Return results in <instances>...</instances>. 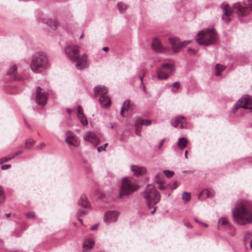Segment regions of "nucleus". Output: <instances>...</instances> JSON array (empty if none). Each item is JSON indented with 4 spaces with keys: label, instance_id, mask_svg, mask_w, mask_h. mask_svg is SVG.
<instances>
[{
    "label": "nucleus",
    "instance_id": "obj_8",
    "mask_svg": "<svg viewBox=\"0 0 252 252\" xmlns=\"http://www.w3.org/2000/svg\"><path fill=\"white\" fill-rule=\"evenodd\" d=\"M107 89L103 86H97L94 88V93L95 94H101L99 100L102 107L107 108L110 106L111 100L110 97L106 95Z\"/></svg>",
    "mask_w": 252,
    "mask_h": 252
},
{
    "label": "nucleus",
    "instance_id": "obj_3",
    "mask_svg": "<svg viewBox=\"0 0 252 252\" xmlns=\"http://www.w3.org/2000/svg\"><path fill=\"white\" fill-rule=\"evenodd\" d=\"M218 35L216 30L212 29H205L201 31L196 37V40L199 45L210 46L217 43Z\"/></svg>",
    "mask_w": 252,
    "mask_h": 252
},
{
    "label": "nucleus",
    "instance_id": "obj_18",
    "mask_svg": "<svg viewBox=\"0 0 252 252\" xmlns=\"http://www.w3.org/2000/svg\"><path fill=\"white\" fill-rule=\"evenodd\" d=\"M221 8L223 11V14L221 16V19L226 23H228L230 21V16L231 15L232 12L231 10H228V5L226 4L222 5Z\"/></svg>",
    "mask_w": 252,
    "mask_h": 252
},
{
    "label": "nucleus",
    "instance_id": "obj_34",
    "mask_svg": "<svg viewBox=\"0 0 252 252\" xmlns=\"http://www.w3.org/2000/svg\"><path fill=\"white\" fill-rule=\"evenodd\" d=\"M5 200V196L4 194L3 189L2 187L0 185V204L4 202Z\"/></svg>",
    "mask_w": 252,
    "mask_h": 252
},
{
    "label": "nucleus",
    "instance_id": "obj_35",
    "mask_svg": "<svg viewBox=\"0 0 252 252\" xmlns=\"http://www.w3.org/2000/svg\"><path fill=\"white\" fill-rule=\"evenodd\" d=\"M163 173L165 176L167 177V178H170L172 177L174 174V172L173 171H170L168 170H164Z\"/></svg>",
    "mask_w": 252,
    "mask_h": 252
},
{
    "label": "nucleus",
    "instance_id": "obj_29",
    "mask_svg": "<svg viewBox=\"0 0 252 252\" xmlns=\"http://www.w3.org/2000/svg\"><path fill=\"white\" fill-rule=\"evenodd\" d=\"M225 67L223 65H221L219 64H217L216 66V75L217 76H220L221 72L224 69Z\"/></svg>",
    "mask_w": 252,
    "mask_h": 252
},
{
    "label": "nucleus",
    "instance_id": "obj_10",
    "mask_svg": "<svg viewBox=\"0 0 252 252\" xmlns=\"http://www.w3.org/2000/svg\"><path fill=\"white\" fill-rule=\"evenodd\" d=\"M64 52L71 61H76L79 56V47L75 45H69L65 48Z\"/></svg>",
    "mask_w": 252,
    "mask_h": 252
},
{
    "label": "nucleus",
    "instance_id": "obj_48",
    "mask_svg": "<svg viewBox=\"0 0 252 252\" xmlns=\"http://www.w3.org/2000/svg\"><path fill=\"white\" fill-rule=\"evenodd\" d=\"M179 84H180L179 82H178V81H176V82H175L173 84L172 86H173V87H174L177 88V89H178V88H179Z\"/></svg>",
    "mask_w": 252,
    "mask_h": 252
},
{
    "label": "nucleus",
    "instance_id": "obj_5",
    "mask_svg": "<svg viewBox=\"0 0 252 252\" xmlns=\"http://www.w3.org/2000/svg\"><path fill=\"white\" fill-rule=\"evenodd\" d=\"M139 188L140 186L135 182L133 179H130L127 177H124L122 179L119 196L121 198L123 195H129Z\"/></svg>",
    "mask_w": 252,
    "mask_h": 252
},
{
    "label": "nucleus",
    "instance_id": "obj_55",
    "mask_svg": "<svg viewBox=\"0 0 252 252\" xmlns=\"http://www.w3.org/2000/svg\"><path fill=\"white\" fill-rule=\"evenodd\" d=\"M139 78L141 80V84L143 86V78L142 77H141L139 76Z\"/></svg>",
    "mask_w": 252,
    "mask_h": 252
},
{
    "label": "nucleus",
    "instance_id": "obj_26",
    "mask_svg": "<svg viewBox=\"0 0 252 252\" xmlns=\"http://www.w3.org/2000/svg\"><path fill=\"white\" fill-rule=\"evenodd\" d=\"M23 153V151H18L15 152L12 156H8L7 157H4L0 159V164L7 162L10 159H12L15 157L20 155Z\"/></svg>",
    "mask_w": 252,
    "mask_h": 252
},
{
    "label": "nucleus",
    "instance_id": "obj_59",
    "mask_svg": "<svg viewBox=\"0 0 252 252\" xmlns=\"http://www.w3.org/2000/svg\"><path fill=\"white\" fill-rule=\"evenodd\" d=\"M157 183L158 184H159V185L160 184H162V181H160V180H158V181H157Z\"/></svg>",
    "mask_w": 252,
    "mask_h": 252
},
{
    "label": "nucleus",
    "instance_id": "obj_4",
    "mask_svg": "<svg viewBox=\"0 0 252 252\" xmlns=\"http://www.w3.org/2000/svg\"><path fill=\"white\" fill-rule=\"evenodd\" d=\"M143 197L147 200L148 207L150 208L152 204H156L159 202L160 195L154 185L148 184L144 191L141 193Z\"/></svg>",
    "mask_w": 252,
    "mask_h": 252
},
{
    "label": "nucleus",
    "instance_id": "obj_57",
    "mask_svg": "<svg viewBox=\"0 0 252 252\" xmlns=\"http://www.w3.org/2000/svg\"><path fill=\"white\" fill-rule=\"evenodd\" d=\"M188 151H186L185 153V157L186 158H188L187 155H188Z\"/></svg>",
    "mask_w": 252,
    "mask_h": 252
},
{
    "label": "nucleus",
    "instance_id": "obj_62",
    "mask_svg": "<svg viewBox=\"0 0 252 252\" xmlns=\"http://www.w3.org/2000/svg\"><path fill=\"white\" fill-rule=\"evenodd\" d=\"M194 220H195L196 222H197V223H199L200 222V221L199 220H197L196 219H194Z\"/></svg>",
    "mask_w": 252,
    "mask_h": 252
},
{
    "label": "nucleus",
    "instance_id": "obj_7",
    "mask_svg": "<svg viewBox=\"0 0 252 252\" xmlns=\"http://www.w3.org/2000/svg\"><path fill=\"white\" fill-rule=\"evenodd\" d=\"M233 8L238 15L246 16L250 14V10L252 11V0L244 1L243 4L240 2L235 3L233 4Z\"/></svg>",
    "mask_w": 252,
    "mask_h": 252
},
{
    "label": "nucleus",
    "instance_id": "obj_30",
    "mask_svg": "<svg viewBox=\"0 0 252 252\" xmlns=\"http://www.w3.org/2000/svg\"><path fill=\"white\" fill-rule=\"evenodd\" d=\"M79 120L80 123L83 126H86L88 124V121L86 117L84 116V115H82L80 116H77Z\"/></svg>",
    "mask_w": 252,
    "mask_h": 252
},
{
    "label": "nucleus",
    "instance_id": "obj_60",
    "mask_svg": "<svg viewBox=\"0 0 252 252\" xmlns=\"http://www.w3.org/2000/svg\"><path fill=\"white\" fill-rule=\"evenodd\" d=\"M25 124L26 125V126H27L28 127H30V125H29L27 123L26 121H25Z\"/></svg>",
    "mask_w": 252,
    "mask_h": 252
},
{
    "label": "nucleus",
    "instance_id": "obj_14",
    "mask_svg": "<svg viewBox=\"0 0 252 252\" xmlns=\"http://www.w3.org/2000/svg\"><path fill=\"white\" fill-rule=\"evenodd\" d=\"M120 213L117 211H108L104 213L103 220L107 224L115 222L119 216Z\"/></svg>",
    "mask_w": 252,
    "mask_h": 252
},
{
    "label": "nucleus",
    "instance_id": "obj_53",
    "mask_svg": "<svg viewBox=\"0 0 252 252\" xmlns=\"http://www.w3.org/2000/svg\"><path fill=\"white\" fill-rule=\"evenodd\" d=\"M173 184H174L173 187H171V189H176L177 188V187H178L177 184L176 183H174Z\"/></svg>",
    "mask_w": 252,
    "mask_h": 252
},
{
    "label": "nucleus",
    "instance_id": "obj_39",
    "mask_svg": "<svg viewBox=\"0 0 252 252\" xmlns=\"http://www.w3.org/2000/svg\"><path fill=\"white\" fill-rule=\"evenodd\" d=\"M26 216L27 218H32L35 217V213L33 212H29L26 214Z\"/></svg>",
    "mask_w": 252,
    "mask_h": 252
},
{
    "label": "nucleus",
    "instance_id": "obj_64",
    "mask_svg": "<svg viewBox=\"0 0 252 252\" xmlns=\"http://www.w3.org/2000/svg\"><path fill=\"white\" fill-rule=\"evenodd\" d=\"M110 125H111V126H110L111 128H112V129L113 128L114 126H113V124L112 123H111Z\"/></svg>",
    "mask_w": 252,
    "mask_h": 252
},
{
    "label": "nucleus",
    "instance_id": "obj_47",
    "mask_svg": "<svg viewBox=\"0 0 252 252\" xmlns=\"http://www.w3.org/2000/svg\"><path fill=\"white\" fill-rule=\"evenodd\" d=\"M188 51L191 54H195L196 52V51L195 50L190 48H189Z\"/></svg>",
    "mask_w": 252,
    "mask_h": 252
},
{
    "label": "nucleus",
    "instance_id": "obj_13",
    "mask_svg": "<svg viewBox=\"0 0 252 252\" xmlns=\"http://www.w3.org/2000/svg\"><path fill=\"white\" fill-rule=\"evenodd\" d=\"M71 62L75 63V66L76 68L79 70L85 69L89 65L88 57L86 54H83L81 57H80L79 55L76 61Z\"/></svg>",
    "mask_w": 252,
    "mask_h": 252
},
{
    "label": "nucleus",
    "instance_id": "obj_54",
    "mask_svg": "<svg viewBox=\"0 0 252 252\" xmlns=\"http://www.w3.org/2000/svg\"><path fill=\"white\" fill-rule=\"evenodd\" d=\"M157 208V206L155 207L154 210L151 213L152 215H153V214H155V213L156 212Z\"/></svg>",
    "mask_w": 252,
    "mask_h": 252
},
{
    "label": "nucleus",
    "instance_id": "obj_9",
    "mask_svg": "<svg viewBox=\"0 0 252 252\" xmlns=\"http://www.w3.org/2000/svg\"><path fill=\"white\" fill-rule=\"evenodd\" d=\"M240 108L249 109L252 112V96L245 95L239 99L235 103L234 108L237 110Z\"/></svg>",
    "mask_w": 252,
    "mask_h": 252
},
{
    "label": "nucleus",
    "instance_id": "obj_28",
    "mask_svg": "<svg viewBox=\"0 0 252 252\" xmlns=\"http://www.w3.org/2000/svg\"><path fill=\"white\" fill-rule=\"evenodd\" d=\"M188 143V140L185 138H179L178 139V147L183 150L186 147Z\"/></svg>",
    "mask_w": 252,
    "mask_h": 252
},
{
    "label": "nucleus",
    "instance_id": "obj_51",
    "mask_svg": "<svg viewBox=\"0 0 252 252\" xmlns=\"http://www.w3.org/2000/svg\"><path fill=\"white\" fill-rule=\"evenodd\" d=\"M185 225L188 227H191V224H190V223L189 222H185Z\"/></svg>",
    "mask_w": 252,
    "mask_h": 252
},
{
    "label": "nucleus",
    "instance_id": "obj_20",
    "mask_svg": "<svg viewBox=\"0 0 252 252\" xmlns=\"http://www.w3.org/2000/svg\"><path fill=\"white\" fill-rule=\"evenodd\" d=\"M78 205L83 207L86 210H88L90 207V204L88 201V200L86 197V196L84 194H83L81 196L79 200H78Z\"/></svg>",
    "mask_w": 252,
    "mask_h": 252
},
{
    "label": "nucleus",
    "instance_id": "obj_11",
    "mask_svg": "<svg viewBox=\"0 0 252 252\" xmlns=\"http://www.w3.org/2000/svg\"><path fill=\"white\" fill-rule=\"evenodd\" d=\"M48 97V94L45 93L43 89L38 86L36 90L35 100L36 103L39 106H43L46 104Z\"/></svg>",
    "mask_w": 252,
    "mask_h": 252
},
{
    "label": "nucleus",
    "instance_id": "obj_63",
    "mask_svg": "<svg viewBox=\"0 0 252 252\" xmlns=\"http://www.w3.org/2000/svg\"><path fill=\"white\" fill-rule=\"evenodd\" d=\"M139 76L141 77H142L144 78L145 74H144V73H142V74L140 75Z\"/></svg>",
    "mask_w": 252,
    "mask_h": 252
},
{
    "label": "nucleus",
    "instance_id": "obj_32",
    "mask_svg": "<svg viewBox=\"0 0 252 252\" xmlns=\"http://www.w3.org/2000/svg\"><path fill=\"white\" fill-rule=\"evenodd\" d=\"M140 125L149 126L151 124V121L149 119H139L138 122Z\"/></svg>",
    "mask_w": 252,
    "mask_h": 252
},
{
    "label": "nucleus",
    "instance_id": "obj_38",
    "mask_svg": "<svg viewBox=\"0 0 252 252\" xmlns=\"http://www.w3.org/2000/svg\"><path fill=\"white\" fill-rule=\"evenodd\" d=\"M17 68V67L16 65H13L12 66H11L8 72V74H10L11 73H13Z\"/></svg>",
    "mask_w": 252,
    "mask_h": 252
},
{
    "label": "nucleus",
    "instance_id": "obj_40",
    "mask_svg": "<svg viewBox=\"0 0 252 252\" xmlns=\"http://www.w3.org/2000/svg\"><path fill=\"white\" fill-rule=\"evenodd\" d=\"M108 146L107 143H105L104 144L103 146L99 147L97 148V151L98 152H100L101 151H105L106 147Z\"/></svg>",
    "mask_w": 252,
    "mask_h": 252
},
{
    "label": "nucleus",
    "instance_id": "obj_44",
    "mask_svg": "<svg viewBox=\"0 0 252 252\" xmlns=\"http://www.w3.org/2000/svg\"><path fill=\"white\" fill-rule=\"evenodd\" d=\"M180 124V127L181 129L186 128L187 127V124L186 123H184L182 121H181Z\"/></svg>",
    "mask_w": 252,
    "mask_h": 252
},
{
    "label": "nucleus",
    "instance_id": "obj_58",
    "mask_svg": "<svg viewBox=\"0 0 252 252\" xmlns=\"http://www.w3.org/2000/svg\"><path fill=\"white\" fill-rule=\"evenodd\" d=\"M202 225L204 227H208V224H206V223H202Z\"/></svg>",
    "mask_w": 252,
    "mask_h": 252
},
{
    "label": "nucleus",
    "instance_id": "obj_56",
    "mask_svg": "<svg viewBox=\"0 0 252 252\" xmlns=\"http://www.w3.org/2000/svg\"><path fill=\"white\" fill-rule=\"evenodd\" d=\"M66 111H67V112L70 114L72 112L73 110L72 109H66Z\"/></svg>",
    "mask_w": 252,
    "mask_h": 252
},
{
    "label": "nucleus",
    "instance_id": "obj_17",
    "mask_svg": "<svg viewBox=\"0 0 252 252\" xmlns=\"http://www.w3.org/2000/svg\"><path fill=\"white\" fill-rule=\"evenodd\" d=\"M152 48L155 52L159 53H165L168 49L163 47L159 39L156 37L153 40Z\"/></svg>",
    "mask_w": 252,
    "mask_h": 252
},
{
    "label": "nucleus",
    "instance_id": "obj_1",
    "mask_svg": "<svg viewBox=\"0 0 252 252\" xmlns=\"http://www.w3.org/2000/svg\"><path fill=\"white\" fill-rule=\"evenodd\" d=\"M234 221L239 225L252 223V202L242 200L232 212Z\"/></svg>",
    "mask_w": 252,
    "mask_h": 252
},
{
    "label": "nucleus",
    "instance_id": "obj_52",
    "mask_svg": "<svg viewBox=\"0 0 252 252\" xmlns=\"http://www.w3.org/2000/svg\"><path fill=\"white\" fill-rule=\"evenodd\" d=\"M109 48L108 47H104L102 48V50L105 52H107L109 50Z\"/></svg>",
    "mask_w": 252,
    "mask_h": 252
},
{
    "label": "nucleus",
    "instance_id": "obj_12",
    "mask_svg": "<svg viewBox=\"0 0 252 252\" xmlns=\"http://www.w3.org/2000/svg\"><path fill=\"white\" fill-rule=\"evenodd\" d=\"M169 41L171 44L172 50L175 53L179 52L185 46L190 42L189 40L181 42L178 37L170 38Z\"/></svg>",
    "mask_w": 252,
    "mask_h": 252
},
{
    "label": "nucleus",
    "instance_id": "obj_6",
    "mask_svg": "<svg viewBox=\"0 0 252 252\" xmlns=\"http://www.w3.org/2000/svg\"><path fill=\"white\" fill-rule=\"evenodd\" d=\"M174 71L175 67L173 64L170 63L163 64L157 68V77L159 80H166Z\"/></svg>",
    "mask_w": 252,
    "mask_h": 252
},
{
    "label": "nucleus",
    "instance_id": "obj_24",
    "mask_svg": "<svg viewBox=\"0 0 252 252\" xmlns=\"http://www.w3.org/2000/svg\"><path fill=\"white\" fill-rule=\"evenodd\" d=\"M94 244V241L93 239H86L83 243V246L84 250H90L93 248Z\"/></svg>",
    "mask_w": 252,
    "mask_h": 252
},
{
    "label": "nucleus",
    "instance_id": "obj_43",
    "mask_svg": "<svg viewBox=\"0 0 252 252\" xmlns=\"http://www.w3.org/2000/svg\"><path fill=\"white\" fill-rule=\"evenodd\" d=\"M167 188V186H165V185H163L162 184H160L159 186H158V189L160 190H163V189H165Z\"/></svg>",
    "mask_w": 252,
    "mask_h": 252
},
{
    "label": "nucleus",
    "instance_id": "obj_21",
    "mask_svg": "<svg viewBox=\"0 0 252 252\" xmlns=\"http://www.w3.org/2000/svg\"><path fill=\"white\" fill-rule=\"evenodd\" d=\"M43 22L46 23L48 26L54 30H56L59 25V23L57 21L52 19H43Z\"/></svg>",
    "mask_w": 252,
    "mask_h": 252
},
{
    "label": "nucleus",
    "instance_id": "obj_61",
    "mask_svg": "<svg viewBox=\"0 0 252 252\" xmlns=\"http://www.w3.org/2000/svg\"><path fill=\"white\" fill-rule=\"evenodd\" d=\"M250 246L251 249L252 250V240L251 241Z\"/></svg>",
    "mask_w": 252,
    "mask_h": 252
},
{
    "label": "nucleus",
    "instance_id": "obj_23",
    "mask_svg": "<svg viewBox=\"0 0 252 252\" xmlns=\"http://www.w3.org/2000/svg\"><path fill=\"white\" fill-rule=\"evenodd\" d=\"M132 109V104H131L129 100H126L124 102L123 106L121 108V112H120L121 115L122 117L124 116V112L125 110H126V109L131 110Z\"/></svg>",
    "mask_w": 252,
    "mask_h": 252
},
{
    "label": "nucleus",
    "instance_id": "obj_27",
    "mask_svg": "<svg viewBox=\"0 0 252 252\" xmlns=\"http://www.w3.org/2000/svg\"><path fill=\"white\" fill-rule=\"evenodd\" d=\"M88 210L82 209H79L77 212L76 217L77 218L78 220L80 221V222H81L82 224H83V220H82V219H80V218L81 217L87 214L88 213Z\"/></svg>",
    "mask_w": 252,
    "mask_h": 252
},
{
    "label": "nucleus",
    "instance_id": "obj_15",
    "mask_svg": "<svg viewBox=\"0 0 252 252\" xmlns=\"http://www.w3.org/2000/svg\"><path fill=\"white\" fill-rule=\"evenodd\" d=\"M78 138L75 134L71 131H67L66 132V138L65 142L69 145H72L74 147L78 146Z\"/></svg>",
    "mask_w": 252,
    "mask_h": 252
},
{
    "label": "nucleus",
    "instance_id": "obj_42",
    "mask_svg": "<svg viewBox=\"0 0 252 252\" xmlns=\"http://www.w3.org/2000/svg\"><path fill=\"white\" fill-rule=\"evenodd\" d=\"M137 124H136V127L135 128V133L136 134L138 135H140V133H141V129L140 128L137 126Z\"/></svg>",
    "mask_w": 252,
    "mask_h": 252
},
{
    "label": "nucleus",
    "instance_id": "obj_37",
    "mask_svg": "<svg viewBox=\"0 0 252 252\" xmlns=\"http://www.w3.org/2000/svg\"><path fill=\"white\" fill-rule=\"evenodd\" d=\"M219 223L221 225H225L227 224L228 221L225 218H221L219 220Z\"/></svg>",
    "mask_w": 252,
    "mask_h": 252
},
{
    "label": "nucleus",
    "instance_id": "obj_49",
    "mask_svg": "<svg viewBox=\"0 0 252 252\" xmlns=\"http://www.w3.org/2000/svg\"><path fill=\"white\" fill-rule=\"evenodd\" d=\"M164 141H165V139L164 138H163V139H162L161 140V141L160 142V143H159V145H158V148L159 149L161 148V147H162V146Z\"/></svg>",
    "mask_w": 252,
    "mask_h": 252
},
{
    "label": "nucleus",
    "instance_id": "obj_46",
    "mask_svg": "<svg viewBox=\"0 0 252 252\" xmlns=\"http://www.w3.org/2000/svg\"><path fill=\"white\" fill-rule=\"evenodd\" d=\"M10 167V165H4L0 166V169L1 170H6L8 169Z\"/></svg>",
    "mask_w": 252,
    "mask_h": 252
},
{
    "label": "nucleus",
    "instance_id": "obj_25",
    "mask_svg": "<svg viewBox=\"0 0 252 252\" xmlns=\"http://www.w3.org/2000/svg\"><path fill=\"white\" fill-rule=\"evenodd\" d=\"M184 119L185 117L183 116H177L175 118L172 119L171 121V124L173 126L176 127L180 124L181 121Z\"/></svg>",
    "mask_w": 252,
    "mask_h": 252
},
{
    "label": "nucleus",
    "instance_id": "obj_33",
    "mask_svg": "<svg viewBox=\"0 0 252 252\" xmlns=\"http://www.w3.org/2000/svg\"><path fill=\"white\" fill-rule=\"evenodd\" d=\"M182 199L186 202L189 201L190 199V193L187 192H184L182 194Z\"/></svg>",
    "mask_w": 252,
    "mask_h": 252
},
{
    "label": "nucleus",
    "instance_id": "obj_36",
    "mask_svg": "<svg viewBox=\"0 0 252 252\" xmlns=\"http://www.w3.org/2000/svg\"><path fill=\"white\" fill-rule=\"evenodd\" d=\"M34 143V140L32 139H29L26 141V145L27 147L28 148H30Z\"/></svg>",
    "mask_w": 252,
    "mask_h": 252
},
{
    "label": "nucleus",
    "instance_id": "obj_2",
    "mask_svg": "<svg viewBox=\"0 0 252 252\" xmlns=\"http://www.w3.org/2000/svg\"><path fill=\"white\" fill-rule=\"evenodd\" d=\"M49 67V60L45 53L38 52L32 56L31 63V68L33 72L40 73L47 69Z\"/></svg>",
    "mask_w": 252,
    "mask_h": 252
},
{
    "label": "nucleus",
    "instance_id": "obj_22",
    "mask_svg": "<svg viewBox=\"0 0 252 252\" xmlns=\"http://www.w3.org/2000/svg\"><path fill=\"white\" fill-rule=\"evenodd\" d=\"M214 195V191L209 190L208 189H203L198 196V198H208Z\"/></svg>",
    "mask_w": 252,
    "mask_h": 252
},
{
    "label": "nucleus",
    "instance_id": "obj_19",
    "mask_svg": "<svg viewBox=\"0 0 252 252\" xmlns=\"http://www.w3.org/2000/svg\"><path fill=\"white\" fill-rule=\"evenodd\" d=\"M131 170L136 176L143 175L146 172L145 168L139 167L135 165H131Z\"/></svg>",
    "mask_w": 252,
    "mask_h": 252
},
{
    "label": "nucleus",
    "instance_id": "obj_41",
    "mask_svg": "<svg viewBox=\"0 0 252 252\" xmlns=\"http://www.w3.org/2000/svg\"><path fill=\"white\" fill-rule=\"evenodd\" d=\"M77 112H78V115L77 116H80V115H84L83 110L82 107L80 105H78V111H77Z\"/></svg>",
    "mask_w": 252,
    "mask_h": 252
},
{
    "label": "nucleus",
    "instance_id": "obj_31",
    "mask_svg": "<svg viewBox=\"0 0 252 252\" xmlns=\"http://www.w3.org/2000/svg\"><path fill=\"white\" fill-rule=\"evenodd\" d=\"M118 8L120 12H123L127 8V5L123 2H118L117 3Z\"/></svg>",
    "mask_w": 252,
    "mask_h": 252
},
{
    "label": "nucleus",
    "instance_id": "obj_16",
    "mask_svg": "<svg viewBox=\"0 0 252 252\" xmlns=\"http://www.w3.org/2000/svg\"><path fill=\"white\" fill-rule=\"evenodd\" d=\"M84 139L90 143L94 146H96L99 143V139L96 134L92 132L86 133L84 135Z\"/></svg>",
    "mask_w": 252,
    "mask_h": 252
},
{
    "label": "nucleus",
    "instance_id": "obj_50",
    "mask_svg": "<svg viewBox=\"0 0 252 252\" xmlns=\"http://www.w3.org/2000/svg\"><path fill=\"white\" fill-rule=\"evenodd\" d=\"M45 146V144L44 143H41L39 146H37V148L38 149H41L42 147H44Z\"/></svg>",
    "mask_w": 252,
    "mask_h": 252
},
{
    "label": "nucleus",
    "instance_id": "obj_45",
    "mask_svg": "<svg viewBox=\"0 0 252 252\" xmlns=\"http://www.w3.org/2000/svg\"><path fill=\"white\" fill-rule=\"evenodd\" d=\"M98 227V224L96 223V224H95L93 226H92L91 227L90 229L92 231H94L97 229Z\"/></svg>",
    "mask_w": 252,
    "mask_h": 252
}]
</instances>
